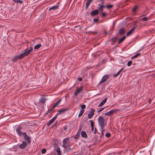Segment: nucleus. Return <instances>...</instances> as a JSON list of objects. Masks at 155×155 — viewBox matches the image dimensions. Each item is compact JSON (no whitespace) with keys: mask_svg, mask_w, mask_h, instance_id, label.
<instances>
[{"mask_svg":"<svg viewBox=\"0 0 155 155\" xmlns=\"http://www.w3.org/2000/svg\"><path fill=\"white\" fill-rule=\"evenodd\" d=\"M33 51V48L32 47H31L29 49L28 47L24 51V52L19 55L13 57L12 59V61L15 62L18 59H21L25 56L28 55Z\"/></svg>","mask_w":155,"mask_h":155,"instance_id":"f257e3e1","label":"nucleus"},{"mask_svg":"<svg viewBox=\"0 0 155 155\" xmlns=\"http://www.w3.org/2000/svg\"><path fill=\"white\" fill-rule=\"evenodd\" d=\"M98 121L101 128L104 127L106 125L107 121L104 117L101 116H99L97 119Z\"/></svg>","mask_w":155,"mask_h":155,"instance_id":"f03ea898","label":"nucleus"},{"mask_svg":"<svg viewBox=\"0 0 155 155\" xmlns=\"http://www.w3.org/2000/svg\"><path fill=\"white\" fill-rule=\"evenodd\" d=\"M69 138H64L63 140V144L62 146L64 148H66L67 147H70L71 145L69 144Z\"/></svg>","mask_w":155,"mask_h":155,"instance_id":"7ed1b4c3","label":"nucleus"},{"mask_svg":"<svg viewBox=\"0 0 155 155\" xmlns=\"http://www.w3.org/2000/svg\"><path fill=\"white\" fill-rule=\"evenodd\" d=\"M119 111V110L117 109H114L111 110L110 111L106 113L105 114V115L107 116H110L114 113H116L117 111Z\"/></svg>","mask_w":155,"mask_h":155,"instance_id":"20e7f679","label":"nucleus"},{"mask_svg":"<svg viewBox=\"0 0 155 155\" xmlns=\"http://www.w3.org/2000/svg\"><path fill=\"white\" fill-rule=\"evenodd\" d=\"M23 135L24 138V139L26 140L28 143H30L31 142L30 137L28 136L25 132L23 133Z\"/></svg>","mask_w":155,"mask_h":155,"instance_id":"39448f33","label":"nucleus"},{"mask_svg":"<svg viewBox=\"0 0 155 155\" xmlns=\"http://www.w3.org/2000/svg\"><path fill=\"white\" fill-rule=\"evenodd\" d=\"M22 127L21 126H18L16 129V132L17 134L20 136L23 135V133L21 131V129Z\"/></svg>","mask_w":155,"mask_h":155,"instance_id":"423d86ee","label":"nucleus"},{"mask_svg":"<svg viewBox=\"0 0 155 155\" xmlns=\"http://www.w3.org/2000/svg\"><path fill=\"white\" fill-rule=\"evenodd\" d=\"M91 110L90 111L89 113L88 114V118L89 119H91L92 118L95 112V110L91 108Z\"/></svg>","mask_w":155,"mask_h":155,"instance_id":"0eeeda50","label":"nucleus"},{"mask_svg":"<svg viewBox=\"0 0 155 155\" xmlns=\"http://www.w3.org/2000/svg\"><path fill=\"white\" fill-rule=\"evenodd\" d=\"M109 78V75L108 74L104 75L100 81V84H101L103 82H105Z\"/></svg>","mask_w":155,"mask_h":155,"instance_id":"6e6552de","label":"nucleus"},{"mask_svg":"<svg viewBox=\"0 0 155 155\" xmlns=\"http://www.w3.org/2000/svg\"><path fill=\"white\" fill-rule=\"evenodd\" d=\"M69 110L68 108H63L59 110H58V114H62L64 113V112L68 111Z\"/></svg>","mask_w":155,"mask_h":155,"instance_id":"1a4fd4ad","label":"nucleus"},{"mask_svg":"<svg viewBox=\"0 0 155 155\" xmlns=\"http://www.w3.org/2000/svg\"><path fill=\"white\" fill-rule=\"evenodd\" d=\"M98 13V10L97 9H96L91 12V15L92 17H94L97 15Z\"/></svg>","mask_w":155,"mask_h":155,"instance_id":"9d476101","label":"nucleus"},{"mask_svg":"<svg viewBox=\"0 0 155 155\" xmlns=\"http://www.w3.org/2000/svg\"><path fill=\"white\" fill-rule=\"evenodd\" d=\"M82 87H80V88H79L78 87H77L76 91L74 92V95L76 96L78 95L79 93H80L82 90Z\"/></svg>","mask_w":155,"mask_h":155,"instance_id":"9b49d317","label":"nucleus"},{"mask_svg":"<svg viewBox=\"0 0 155 155\" xmlns=\"http://www.w3.org/2000/svg\"><path fill=\"white\" fill-rule=\"evenodd\" d=\"M27 145V143L26 142L23 141L22 143L19 145V147L21 149H24L25 148Z\"/></svg>","mask_w":155,"mask_h":155,"instance_id":"f8f14e48","label":"nucleus"},{"mask_svg":"<svg viewBox=\"0 0 155 155\" xmlns=\"http://www.w3.org/2000/svg\"><path fill=\"white\" fill-rule=\"evenodd\" d=\"M98 5L99 6V7L98 8V11H100L101 13L103 11V9L104 8V6L103 5H100V4H98Z\"/></svg>","mask_w":155,"mask_h":155,"instance_id":"ddd939ff","label":"nucleus"},{"mask_svg":"<svg viewBox=\"0 0 155 155\" xmlns=\"http://www.w3.org/2000/svg\"><path fill=\"white\" fill-rule=\"evenodd\" d=\"M125 32V31L124 28H122L120 29L119 31V33L120 35H124Z\"/></svg>","mask_w":155,"mask_h":155,"instance_id":"4468645a","label":"nucleus"},{"mask_svg":"<svg viewBox=\"0 0 155 155\" xmlns=\"http://www.w3.org/2000/svg\"><path fill=\"white\" fill-rule=\"evenodd\" d=\"M107 98H105L104 100L102 101L98 105V107H101L104 105V104L106 102L107 100Z\"/></svg>","mask_w":155,"mask_h":155,"instance_id":"2eb2a0df","label":"nucleus"},{"mask_svg":"<svg viewBox=\"0 0 155 155\" xmlns=\"http://www.w3.org/2000/svg\"><path fill=\"white\" fill-rule=\"evenodd\" d=\"M81 136L84 138H86L87 137V135L86 132L84 131L81 132Z\"/></svg>","mask_w":155,"mask_h":155,"instance_id":"dca6fc26","label":"nucleus"},{"mask_svg":"<svg viewBox=\"0 0 155 155\" xmlns=\"http://www.w3.org/2000/svg\"><path fill=\"white\" fill-rule=\"evenodd\" d=\"M92 2V0H87V2L86 3V7L85 8L86 9H87L88 7V6L90 5L91 2Z\"/></svg>","mask_w":155,"mask_h":155,"instance_id":"f3484780","label":"nucleus"},{"mask_svg":"<svg viewBox=\"0 0 155 155\" xmlns=\"http://www.w3.org/2000/svg\"><path fill=\"white\" fill-rule=\"evenodd\" d=\"M58 8V6L57 5L53 6L50 7L49 9V10L50 11L51 10H56Z\"/></svg>","mask_w":155,"mask_h":155,"instance_id":"a211bd4d","label":"nucleus"},{"mask_svg":"<svg viewBox=\"0 0 155 155\" xmlns=\"http://www.w3.org/2000/svg\"><path fill=\"white\" fill-rule=\"evenodd\" d=\"M125 36H123L122 38H120L119 40L118 44H119L123 42V41L125 39Z\"/></svg>","mask_w":155,"mask_h":155,"instance_id":"6ab92c4d","label":"nucleus"},{"mask_svg":"<svg viewBox=\"0 0 155 155\" xmlns=\"http://www.w3.org/2000/svg\"><path fill=\"white\" fill-rule=\"evenodd\" d=\"M41 46V45L40 44H38V45H35L34 47V49L35 50H37L39 49Z\"/></svg>","mask_w":155,"mask_h":155,"instance_id":"aec40b11","label":"nucleus"},{"mask_svg":"<svg viewBox=\"0 0 155 155\" xmlns=\"http://www.w3.org/2000/svg\"><path fill=\"white\" fill-rule=\"evenodd\" d=\"M134 30V28H132L129 31L127 32L126 34L127 36H128L131 35L132 33Z\"/></svg>","mask_w":155,"mask_h":155,"instance_id":"412c9836","label":"nucleus"},{"mask_svg":"<svg viewBox=\"0 0 155 155\" xmlns=\"http://www.w3.org/2000/svg\"><path fill=\"white\" fill-rule=\"evenodd\" d=\"M61 101H62L61 99H59V100H58L55 103V104H54V107H56L58 106V105L60 104V103H61Z\"/></svg>","mask_w":155,"mask_h":155,"instance_id":"4be33fe9","label":"nucleus"},{"mask_svg":"<svg viewBox=\"0 0 155 155\" xmlns=\"http://www.w3.org/2000/svg\"><path fill=\"white\" fill-rule=\"evenodd\" d=\"M123 68H122L121 69H120L116 74H115L114 75V77H115L117 76L121 72V71L123 70Z\"/></svg>","mask_w":155,"mask_h":155,"instance_id":"5701e85b","label":"nucleus"},{"mask_svg":"<svg viewBox=\"0 0 155 155\" xmlns=\"http://www.w3.org/2000/svg\"><path fill=\"white\" fill-rule=\"evenodd\" d=\"M101 128V137L103 136L104 134V132L105 131V129H104V127L102 128Z\"/></svg>","mask_w":155,"mask_h":155,"instance_id":"b1692460","label":"nucleus"},{"mask_svg":"<svg viewBox=\"0 0 155 155\" xmlns=\"http://www.w3.org/2000/svg\"><path fill=\"white\" fill-rule=\"evenodd\" d=\"M80 134L78 132L76 135H75L73 136V137L75 139H79V138L80 137Z\"/></svg>","mask_w":155,"mask_h":155,"instance_id":"393cba45","label":"nucleus"},{"mask_svg":"<svg viewBox=\"0 0 155 155\" xmlns=\"http://www.w3.org/2000/svg\"><path fill=\"white\" fill-rule=\"evenodd\" d=\"M46 99L45 97H41L39 100V102L42 103H44L45 102Z\"/></svg>","mask_w":155,"mask_h":155,"instance_id":"a878e982","label":"nucleus"},{"mask_svg":"<svg viewBox=\"0 0 155 155\" xmlns=\"http://www.w3.org/2000/svg\"><path fill=\"white\" fill-rule=\"evenodd\" d=\"M54 120L53 119H51L50 120H49L47 124V125L48 126H50Z\"/></svg>","mask_w":155,"mask_h":155,"instance_id":"bb28decb","label":"nucleus"},{"mask_svg":"<svg viewBox=\"0 0 155 155\" xmlns=\"http://www.w3.org/2000/svg\"><path fill=\"white\" fill-rule=\"evenodd\" d=\"M13 1L14 2L16 3H20L21 4L23 3V1L22 0H13Z\"/></svg>","mask_w":155,"mask_h":155,"instance_id":"cd10ccee","label":"nucleus"},{"mask_svg":"<svg viewBox=\"0 0 155 155\" xmlns=\"http://www.w3.org/2000/svg\"><path fill=\"white\" fill-rule=\"evenodd\" d=\"M84 110L81 109L80 110L79 114L78 115V117H80L81 116H82V115L84 113Z\"/></svg>","mask_w":155,"mask_h":155,"instance_id":"c85d7f7f","label":"nucleus"},{"mask_svg":"<svg viewBox=\"0 0 155 155\" xmlns=\"http://www.w3.org/2000/svg\"><path fill=\"white\" fill-rule=\"evenodd\" d=\"M138 7V6L137 5H135L134 6V7L133 8V12H135L137 9Z\"/></svg>","mask_w":155,"mask_h":155,"instance_id":"c756f323","label":"nucleus"},{"mask_svg":"<svg viewBox=\"0 0 155 155\" xmlns=\"http://www.w3.org/2000/svg\"><path fill=\"white\" fill-rule=\"evenodd\" d=\"M56 151L58 153L57 155H61L60 148H58L57 149Z\"/></svg>","mask_w":155,"mask_h":155,"instance_id":"7c9ffc66","label":"nucleus"},{"mask_svg":"<svg viewBox=\"0 0 155 155\" xmlns=\"http://www.w3.org/2000/svg\"><path fill=\"white\" fill-rule=\"evenodd\" d=\"M117 39V37H114L112 38L111 39V40H112L111 42L115 43Z\"/></svg>","mask_w":155,"mask_h":155,"instance_id":"2f4dec72","label":"nucleus"},{"mask_svg":"<svg viewBox=\"0 0 155 155\" xmlns=\"http://www.w3.org/2000/svg\"><path fill=\"white\" fill-rule=\"evenodd\" d=\"M89 121L91 123V127H94V122L92 120H90Z\"/></svg>","mask_w":155,"mask_h":155,"instance_id":"473e14b6","label":"nucleus"},{"mask_svg":"<svg viewBox=\"0 0 155 155\" xmlns=\"http://www.w3.org/2000/svg\"><path fill=\"white\" fill-rule=\"evenodd\" d=\"M113 6V5H107L106 8L107 9H110L112 8Z\"/></svg>","mask_w":155,"mask_h":155,"instance_id":"72a5a7b5","label":"nucleus"},{"mask_svg":"<svg viewBox=\"0 0 155 155\" xmlns=\"http://www.w3.org/2000/svg\"><path fill=\"white\" fill-rule=\"evenodd\" d=\"M132 63V61L130 60L128 61L127 63V65L128 66H131Z\"/></svg>","mask_w":155,"mask_h":155,"instance_id":"f704fd0d","label":"nucleus"},{"mask_svg":"<svg viewBox=\"0 0 155 155\" xmlns=\"http://www.w3.org/2000/svg\"><path fill=\"white\" fill-rule=\"evenodd\" d=\"M46 151V150L45 149H43L41 150V153L42 154L45 153Z\"/></svg>","mask_w":155,"mask_h":155,"instance_id":"c9c22d12","label":"nucleus"},{"mask_svg":"<svg viewBox=\"0 0 155 155\" xmlns=\"http://www.w3.org/2000/svg\"><path fill=\"white\" fill-rule=\"evenodd\" d=\"M111 134L110 133H107L105 134V136L107 137H109L110 136Z\"/></svg>","mask_w":155,"mask_h":155,"instance_id":"e433bc0d","label":"nucleus"},{"mask_svg":"<svg viewBox=\"0 0 155 155\" xmlns=\"http://www.w3.org/2000/svg\"><path fill=\"white\" fill-rule=\"evenodd\" d=\"M98 21V19L97 18H94L93 20L94 22H97Z\"/></svg>","mask_w":155,"mask_h":155,"instance_id":"4c0bfd02","label":"nucleus"},{"mask_svg":"<svg viewBox=\"0 0 155 155\" xmlns=\"http://www.w3.org/2000/svg\"><path fill=\"white\" fill-rule=\"evenodd\" d=\"M101 16L103 18L105 17L106 16V13L105 12L103 13L102 14Z\"/></svg>","mask_w":155,"mask_h":155,"instance_id":"58836bf2","label":"nucleus"},{"mask_svg":"<svg viewBox=\"0 0 155 155\" xmlns=\"http://www.w3.org/2000/svg\"><path fill=\"white\" fill-rule=\"evenodd\" d=\"M86 105L85 104H83L81 106V108L82 109H84L86 108Z\"/></svg>","mask_w":155,"mask_h":155,"instance_id":"ea45409f","label":"nucleus"},{"mask_svg":"<svg viewBox=\"0 0 155 155\" xmlns=\"http://www.w3.org/2000/svg\"><path fill=\"white\" fill-rule=\"evenodd\" d=\"M104 109V108H100L99 110H98V113L101 112V111H102V110H103Z\"/></svg>","mask_w":155,"mask_h":155,"instance_id":"a19ab883","label":"nucleus"},{"mask_svg":"<svg viewBox=\"0 0 155 155\" xmlns=\"http://www.w3.org/2000/svg\"><path fill=\"white\" fill-rule=\"evenodd\" d=\"M133 25H134V27L132 28H134V30L135 29V28L137 27V25H136V23H135Z\"/></svg>","mask_w":155,"mask_h":155,"instance_id":"79ce46f5","label":"nucleus"},{"mask_svg":"<svg viewBox=\"0 0 155 155\" xmlns=\"http://www.w3.org/2000/svg\"><path fill=\"white\" fill-rule=\"evenodd\" d=\"M140 54V53H137L134 55L135 58L137 57Z\"/></svg>","mask_w":155,"mask_h":155,"instance_id":"37998d69","label":"nucleus"},{"mask_svg":"<svg viewBox=\"0 0 155 155\" xmlns=\"http://www.w3.org/2000/svg\"><path fill=\"white\" fill-rule=\"evenodd\" d=\"M97 129L96 128H95V129H94V134H95L97 133Z\"/></svg>","mask_w":155,"mask_h":155,"instance_id":"c03bdc74","label":"nucleus"},{"mask_svg":"<svg viewBox=\"0 0 155 155\" xmlns=\"http://www.w3.org/2000/svg\"><path fill=\"white\" fill-rule=\"evenodd\" d=\"M142 20L143 21H147V18L146 17H144L142 18Z\"/></svg>","mask_w":155,"mask_h":155,"instance_id":"a18cd8bd","label":"nucleus"},{"mask_svg":"<svg viewBox=\"0 0 155 155\" xmlns=\"http://www.w3.org/2000/svg\"><path fill=\"white\" fill-rule=\"evenodd\" d=\"M50 112V110L49 109H48V111H47V112L45 114V115H47Z\"/></svg>","mask_w":155,"mask_h":155,"instance_id":"49530a36","label":"nucleus"},{"mask_svg":"<svg viewBox=\"0 0 155 155\" xmlns=\"http://www.w3.org/2000/svg\"><path fill=\"white\" fill-rule=\"evenodd\" d=\"M88 32L89 33H90V34H91V32H92V33H94V34H97V32H93V31H88Z\"/></svg>","mask_w":155,"mask_h":155,"instance_id":"de8ad7c7","label":"nucleus"},{"mask_svg":"<svg viewBox=\"0 0 155 155\" xmlns=\"http://www.w3.org/2000/svg\"><path fill=\"white\" fill-rule=\"evenodd\" d=\"M55 107H54V106L52 107V108L50 110V112Z\"/></svg>","mask_w":155,"mask_h":155,"instance_id":"09e8293b","label":"nucleus"},{"mask_svg":"<svg viewBox=\"0 0 155 155\" xmlns=\"http://www.w3.org/2000/svg\"><path fill=\"white\" fill-rule=\"evenodd\" d=\"M72 148H69L68 149H67V150H68V152H69L70 151H71L72 150Z\"/></svg>","mask_w":155,"mask_h":155,"instance_id":"8fccbe9b","label":"nucleus"},{"mask_svg":"<svg viewBox=\"0 0 155 155\" xmlns=\"http://www.w3.org/2000/svg\"><path fill=\"white\" fill-rule=\"evenodd\" d=\"M57 117H56L55 116H54V117L52 119H53V120L54 121L57 118Z\"/></svg>","mask_w":155,"mask_h":155,"instance_id":"3c124183","label":"nucleus"},{"mask_svg":"<svg viewBox=\"0 0 155 155\" xmlns=\"http://www.w3.org/2000/svg\"><path fill=\"white\" fill-rule=\"evenodd\" d=\"M78 80L79 81H82V79L81 78H78Z\"/></svg>","mask_w":155,"mask_h":155,"instance_id":"603ef678","label":"nucleus"},{"mask_svg":"<svg viewBox=\"0 0 155 155\" xmlns=\"http://www.w3.org/2000/svg\"><path fill=\"white\" fill-rule=\"evenodd\" d=\"M64 129L65 130H66L67 129V126H65V127H64Z\"/></svg>","mask_w":155,"mask_h":155,"instance_id":"864d4df0","label":"nucleus"},{"mask_svg":"<svg viewBox=\"0 0 155 155\" xmlns=\"http://www.w3.org/2000/svg\"><path fill=\"white\" fill-rule=\"evenodd\" d=\"M151 101L150 100V99H149L148 100V102L149 104H150L151 102Z\"/></svg>","mask_w":155,"mask_h":155,"instance_id":"5fc2aeb1","label":"nucleus"},{"mask_svg":"<svg viewBox=\"0 0 155 155\" xmlns=\"http://www.w3.org/2000/svg\"><path fill=\"white\" fill-rule=\"evenodd\" d=\"M81 130V126H80L79 127V130H78V131H80Z\"/></svg>","mask_w":155,"mask_h":155,"instance_id":"6e6d98bb","label":"nucleus"},{"mask_svg":"<svg viewBox=\"0 0 155 155\" xmlns=\"http://www.w3.org/2000/svg\"><path fill=\"white\" fill-rule=\"evenodd\" d=\"M104 32L105 34L106 35H107V34H108L107 31L106 30L104 31Z\"/></svg>","mask_w":155,"mask_h":155,"instance_id":"4d7b16f0","label":"nucleus"},{"mask_svg":"<svg viewBox=\"0 0 155 155\" xmlns=\"http://www.w3.org/2000/svg\"><path fill=\"white\" fill-rule=\"evenodd\" d=\"M91 127V130L92 131H93L94 129V127Z\"/></svg>","mask_w":155,"mask_h":155,"instance_id":"13d9d810","label":"nucleus"},{"mask_svg":"<svg viewBox=\"0 0 155 155\" xmlns=\"http://www.w3.org/2000/svg\"><path fill=\"white\" fill-rule=\"evenodd\" d=\"M60 114H58V113H57L56 115H55L56 117H57L58 115Z\"/></svg>","mask_w":155,"mask_h":155,"instance_id":"bf43d9fd","label":"nucleus"},{"mask_svg":"<svg viewBox=\"0 0 155 155\" xmlns=\"http://www.w3.org/2000/svg\"><path fill=\"white\" fill-rule=\"evenodd\" d=\"M135 58V57H134V56L131 58V59H133V58Z\"/></svg>","mask_w":155,"mask_h":155,"instance_id":"052dcab7","label":"nucleus"},{"mask_svg":"<svg viewBox=\"0 0 155 155\" xmlns=\"http://www.w3.org/2000/svg\"><path fill=\"white\" fill-rule=\"evenodd\" d=\"M114 43L112 42V43L111 44V45H113L114 44Z\"/></svg>","mask_w":155,"mask_h":155,"instance_id":"680f3d73","label":"nucleus"},{"mask_svg":"<svg viewBox=\"0 0 155 155\" xmlns=\"http://www.w3.org/2000/svg\"><path fill=\"white\" fill-rule=\"evenodd\" d=\"M153 75L154 77H155V74H153Z\"/></svg>","mask_w":155,"mask_h":155,"instance_id":"e2e57ef3","label":"nucleus"}]
</instances>
